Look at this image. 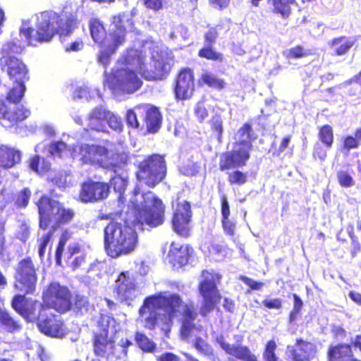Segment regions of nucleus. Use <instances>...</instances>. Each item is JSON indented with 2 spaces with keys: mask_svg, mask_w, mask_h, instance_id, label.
<instances>
[{
  "mask_svg": "<svg viewBox=\"0 0 361 361\" xmlns=\"http://www.w3.org/2000/svg\"><path fill=\"white\" fill-rule=\"evenodd\" d=\"M134 209L133 219L128 214L123 224L111 222L104 228V247L113 258L133 252L138 245L137 234L133 226L146 224L156 227L163 223L164 206L152 192H141L138 186L130 198Z\"/></svg>",
  "mask_w": 361,
  "mask_h": 361,
  "instance_id": "obj_1",
  "label": "nucleus"
},
{
  "mask_svg": "<svg viewBox=\"0 0 361 361\" xmlns=\"http://www.w3.org/2000/svg\"><path fill=\"white\" fill-rule=\"evenodd\" d=\"M151 42L137 44L135 48L128 49L126 54L119 60L123 67L117 68L111 75L104 80V86H108L113 93L125 92L131 94L137 91L142 85V81L137 76L140 73L146 80H161L165 73L170 70V63L164 60L163 56L152 54L154 64L147 61V49L151 48Z\"/></svg>",
  "mask_w": 361,
  "mask_h": 361,
  "instance_id": "obj_2",
  "label": "nucleus"
},
{
  "mask_svg": "<svg viewBox=\"0 0 361 361\" xmlns=\"http://www.w3.org/2000/svg\"><path fill=\"white\" fill-rule=\"evenodd\" d=\"M182 316L181 336L188 338L200 331L194 324L197 316L194 307L183 302L176 294L161 292L147 298L140 309V317L149 329L160 326L166 336L170 331L173 319Z\"/></svg>",
  "mask_w": 361,
  "mask_h": 361,
  "instance_id": "obj_3",
  "label": "nucleus"
},
{
  "mask_svg": "<svg viewBox=\"0 0 361 361\" xmlns=\"http://www.w3.org/2000/svg\"><path fill=\"white\" fill-rule=\"evenodd\" d=\"M74 23L61 18L54 13L44 12L37 16V30L30 27L28 22H23L20 29V39L15 37L4 45V53H20L25 46H35L38 42H49L57 32L67 35L73 29Z\"/></svg>",
  "mask_w": 361,
  "mask_h": 361,
  "instance_id": "obj_4",
  "label": "nucleus"
},
{
  "mask_svg": "<svg viewBox=\"0 0 361 361\" xmlns=\"http://www.w3.org/2000/svg\"><path fill=\"white\" fill-rule=\"evenodd\" d=\"M81 150L82 156L80 157V159L84 161L114 171L116 175L111 180V185L115 191L121 195L128 183V177L123 170L127 156L126 154H115L110 157L107 149L103 146L85 147L82 148Z\"/></svg>",
  "mask_w": 361,
  "mask_h": 361,
  "instance_id": "obj_5",
  "label": "nucleus"
},
{
  "mask_svg": "<svg viewBox=\"0 0 361 361\" xmlns=\"http://www.w3.org/2000/svg\"><path fill=\"white\" fill-rule=\"evenodd\" d=\"M101 333L97 334L94 339V352L97 355L109 357L114 355L120 357L121 355L118 350H121L124 355H126V348L132 343L128 339H122L120 343L116 347L114 345L113 337L121 330L120 324L116 323L115 319L109 315H102L98 322Z\"/></svg>",
  "mask_w": 361,
  "mask_h": 361,
  "instance_id": "obj_6",
  "label": "nucleus"
},
{
  "mask_svg": "<svg viewBox=\"0 0 361 361\" xmlns=\"http://www.w3.org/2000/svg\"><path fill=\"white\" fill-rule=\"evenodd\" d=\"M113 26L109 36L102 44V50L98 58L99 63L106 66L109 62V57L115 53L117 48L125 41V31L126 28H133V22L130 16L127 13H121L114 17Z\"/></svg>",
  "mask_w": 361,
  "mask_h": 361,
  "instance_id": "obj_7",
  "label": "nucleus"
},
{
  "mask_svg": "<svg viewBox=\"0 0 361 361\" xmlns=\"http://www.w3.org/2000/svg\"><path fill=\"white\" fill-rule=\"evenodd\" d=\"M39 214V226L42 229H47L51 225L52 231L61 224L70 221L74 212L70 209H66L59 202L51 200L47 197H42L38 203Z\"/></svg>",
  "mask_w": 361,
  "mask_h": 361,
  "instance_id": "obj_8",
  "label": "nucleus"
},
{
  "mask_svg": "<svg viewBox=\"0 0 361 361\" xmlns=\"http://www.w3.org/2000/svg\"><path fill=\"white\" fill-rule=\"evenodd\" d=\"M166 173L163 157L154 154L140 163L137 178L140 183L154 188L164 178Z\"/></svg>",
  "mask_w": 361,
  "mask_h": 361,
  "instance_id": "obj_9",
  "label": "nucleus"
},
{
  "mask_svg": "<svg viewBox=\"0 0 361 361\" xmlns=\"http://www.w3.org/2000/svg\"><path fill=\"white\" fill-rule=\"evenodd\" d=\"M202 278V281L199 286L200 293L203 298L200 314L205 317L219 300L216 286L221 280V276L214 271H203Z\"/></svg>",
  "mask_w": 361,
  "mask_h": 361,
  "instance_id": "obj_10",
  "label": "nucleus"
},
{
  "mask_svg": "<svg viewBox=\"0 0 361 361\" xmlns=\"http://www.w3.org/2000/svg\"><path fill=\"white\" fill-rule=\"evenodd\" d=\"M43 302L46 307H51L58 312H66L71 308L69 290L59 283H52L43 294Z\"/></svg>",
  "mask_w": 361,
  "mask_h": 361,
  "instance_id": "obj_11",
  "label": "nucleus"
},
{
  "mask_svg": "<svg viewBox=\"0 0 361 361\" xmlns=\"http://www.w3.org/2000/svg\"><path fill=\"white\" fill-rule=\"evenodd\" d=\"M15 287L25 293L34 292L37 283L35 269L30 259L20 262L16 271Z\"/></svg>",
  "mask_w": 361,
  "mask_h": 361,
  "instance_id": "obj_12",
  "label": "nucleus"
},
{
  "mask_svg": "<svg viewBox=\"0 0 361 361\" xmlns=\"http://www.w3.org/2000/svg\"><path fill=\"white\" fill-rule=\"evenodd\" d=\"M115 293L118 300L128 305L139 295V290L130 272L125 271L119 274L115 283Z\"/></svg>",
  "mask_w": 361,
  "mask_h": 361,
  "instance_id": "obj_13",
  "label": "nucleus"
},
{
  "mask_svg": "<svg viewBox=\"0 0 361 361\" xmlns=\"http://www.w3.org/2000/svg\"><path fill=\"white\" fill-rule=\"evenodd\" d=\"M38 327L40 331L52 337H62L65 334L63 324L59 316L44 308L39 313Z\"/></svg>",
  "mask_w": 361,
  "mask_h": 361,
  "instance_id": "obj_14",
  "label": "nucleus"
},
{
  "mask_svg": "<svg viewBox=\"0 0 361 361\" xmlns=\"http://www.w3.org/2000/svg\"><path fill=\"white\" fill-rule=\"evenodd\" d=\"M191 216L190 203L185 200L178 201L172 219L173 230L182 236L188 235Z\"/></svg>",
  "mask_w": 361,
  "mask_h": 361,
  "instance_id": "obj_15",
  "label": "nucleus"
},
{
  "mask_svg": "<svg viewBox=\"0 0 361 361\" xmlns=\"http://www.w3.org/2000/svg\"><path fill=\"white\" fill-rule=\"evenodd\" d=\"M12 306L18 313L29 321L39 320V313L44 308H47L44 304L42 305L37 300L27 299L20 295L14 297Z\"/></svg>",
  "mask_w": 361,
  "mask_h": 361,
  "instance_id": "obj_16",
  "label": "nucleus"
},
{
  "mask_svg": "<svg viewBox=\"0 0 361 361\" xmlns=\"http://www.w3.org/2000/svg\"><path fill=\"white\" fill-rule=\"evenodd\" d=\"M251 148L248 145L241 146L235 145L231 152L221 155L219 168L221 171L244 166L250 157L249 152Z\"/></svg>",
  "mask_w": 361,
  "mask_h": 361,
  "instance_id": "obj_17",
  "label": "nucleus"
},
{
  "mask_svg": "<svg viewBox=\"0 0 361 361\" xmlns=\"http://www.w3.org/2000/svg\"><path fill=\"white\" fill-rule=\"evenodd\" d=\"M109 186L103 182L89 181L81 187L79 198L82 202H94L108 197Z\"/></svg>",
  "mask_w": 361,
  "mask_h": 361,
  "instance_id": "obj_18",
  "label": "nucleus"
},
{
  "mask_svg": "<svg viewBox=\"0 0 361 361\" xmlns=\"http://www.w3.org/2000/svg\"><path fill=\"white\" fill-rule=\"evenodd\" d=\"M3 71H6L10 79L15 83L21 84L27 79V70L25 65L18 59L4 56L0 60Z\"/></svg>",
  "mask_w": 361,
  "mask_h": 361,
  "instance_id": "obj_19",
  "label": "nucleus"
},
{
  "mask_svg": "<svg viewBox=\"0 0 361 361\" xmlns=\"http://www.w3.org/2000/svg\"><path fill=\"white\" fill-rule=\"evenodd\" d=\"M18 111H12V106H8L3 99H0V123L6 128L11 127L30 116V111L18 108Z\"/></svg>",
  "mask_w": 361,
  "mask_h": 361,
  "instance_id": "obj_20",
  "label": "nucleus"
},
{
  "mask_svg": "<svg viewBox=\"0 0 361 361\" xmlns=\"http://www.w3.org/2000/svg\"><path fill=\"white\" fill-rule=\"evenodd\" d=\"M101 147L100 145H78L71 148L66 145L63 142H57L51 144L49 147V152L54 157L61 158H66L71 157L74 159H78L83 164H90V162L84 161L80 159L82 156V148Z\"/></svg>",
  "mask_w": 361,
  "mask_h": 361,
  "instance_id": "obj_21",
  "label": "nucleus"
},
{
  "mask_svg": "<svg viewBox=\"0 0 361 361\" xmlns=\"http://www.w3.org/2000/svg\"><path fill=\"white\" fill-rule=\"evenodd\" d=\"M194 90V77L190 69L181 71L178 76L176 87L175 89L176 96L179 99H186L192 94Z\"/></svg>",
  "mask_w": 361,
  "mask_h": 361,
  "instance_id": "obj_22",
  "label": "nucleus"
},
{
  "mask_svg": "<svg viewBox=\"0 0 361 361\" xmlns=\"http://www.w3.org/2000/svg\"><path fill=\"white\" fill-rule=\"evenodd\" d=\"M216 342L228 354L244 361H257V357L246 346L230 345L225 341L223 336L216 338Z\"/></svg>",
  "mask_w": 361,
  "mask_h": 361,
  "instance_id": "obj_23",
  "label": "nucleus"
},
{
  "mask_svg": "<svg viewBox=\"0 0 361 361\" xmlns=\"http://www.w3.org/2000/svg\"><path fill=\"white\" fill-rule=\"evenodd\" d=\"M317 353L316 345L310 342L298 339L296 348L293 350V361H306L313 358Z\"/></svg>",
  "mask_w": 361,
  "mask_h": 361,
  "instance_id": "obj_24",
  "label": "nucleus"
},
{
  "mask_svg": "<svg viewBox=\"0 0 361 361\" xmlns=\"http://www.w3.org/2000/svg\"><path fill=\"white\" fill-rule=\"evenodd\" d=\"M192 249L188 245H180L176 243H172L169 252L170 262L179 266L185 265L188 262V257L192 254Z\"/></svg>",
  "mask_w": 361,
  "mask_h": 361,
  "instance_id": "obj_25",
  "label": "nucleus"
},
{
  "mask_svg": "<svg viewBox=\"0 0 361 361\" xmlns=\"http://www.w3.org/2000/svg\"><path fill=\"white\" fill-rule=\"evenodd\" d=\"M21 159L20 151L0 143V167L11 168Z\"/></svg>",
  "mask_w": 361,
  "mask_h": 361,
  "instance_id": "obj_26",
  "label": "nucleus"
},
{
  "mask_svg": "<svg viewBox=\"0 0 361 361\" xmlns=\"http://www.w3.org/2000/svg\"><path fill=\"white\" fill-rule=\"evenodd\" d=\"M24 82H21V84L16 83V86H14L7 94L6 101L5 102L8 106H12L13 112L18 111V109L19 107L25 109L23 106L18 104L25 90Z\"/></svg>",
  "mask_w": 361,
  "mask_h": 361,
  "instance_id": "obj_27",
  "label": "nucleus"
},
{
  "mask_svg": "<svg viewBox=\"0 0 361 361\" xmlns=\"http://www.w3.org/2000/svg\"><path fill=\"white\" fill-rule=\"evenodd\" d=\"M146 126L147 130L150 133L158 131L161 123V116L157 108L151 106H146Z\"/></svg>",
  "mask_w": 361,
  "mask_h": 361,
  "instance_id": "obj_28",
  "label": "nucleus"
},
{
  "mask_svg": "<svg viewBox=\"0 0 361 361\" xmlns=\"http://www.w3.org/2000/svg\"><path fill=\"white\" fill-rule=\"evenodd\" d=\"M271 11L279 15L283 18H287L291 13L290 5L293 4L288 0H268Z\"/></svg>",
  "mask_w": 361,
  "mask_h": 361,
  "instance_id": "obj_29",
  "label": "nucleus"
},
{
  "mask_svg": "<svg viewBox=\"0 0 361 361\" xmlns=\"http://www.w3.org/2000/svg\"><path fill=\"white\" fill-rule=\"evenodd\" d=\"M355 40L353 38L339 37L334 39L330 43L334 51L338 56H341L347 53L353 46Z\"/></svg>",
  "mask_w": 361,
  "mask_h": 361,
  "instance_id": "obj_30",
  "label": "nucleus"
},
{
  "mask_svg": "<svg viewBox=\"0 0 361 361\" xmlns=\"http://www.w3.org/2000/svg\"><path fill=\"white\" fill-rule=\"evenodd\" d=\"M90 30L93 40L100 45L104 44L109 35L106 36L103 24L98 19H92L90 21Z\"/></svg>",
  "mask_w": 361,
  "mask_h": 361,
  "instance_id": "obj_31",
  "label": "nucleus"
},
{
  "mask_svg": "<svg viewBox=\"0 0 361 361\" xmlns=\"http://www.w3.org/2000/svg\"><path fill=\"white\" fill-rule=\"evenodd\" d=\"M252 128L250 125L244 124L236 133L235 135V143L241 146L248 145V148L252 147L250 133Z\"/></svg>",
  "mask_w": 361,
  "mask_h": 361,
  "instance_id": "obj_32",
  "label": "nucleus"
},
{
  "mask_svg": "<svg viewBox=\"0 0 361 361\" xmlns=\"http://www.w3.org/2000/svg\"><path fill=\"white\" fill-rule=\"evenodd\" d=\"M350 347L348 345H341L332 348L329 353V356L331 361H338L339 359H343L344 361L348 358V355L350 353Z\"/></svg>",
  "mask_w": 361,
  "mask_h": 361,
  "instance_id": "obj_33",
  "label": "nucleus"
},
{
  "mask_svg": "<svg viewBox=\"0 0 361 361\" xmlns=\"http://www.w3.org/2000/svg\"><path fill=\"white\" fill-rule=\"evenodd\" d=\"M202 80L209 85V87L223 89L225 85V82L223 80L216 78L214 75L209 73H205L202 75Z\"/></svg>",
  "mask_w": 361,
  "mask_h": 361,
  "instance_id": "obj_34",
  "label": "nucleus"
},
{
  "mask_svg": "<svg viewBox=\"0 0 361 361\" xmlns=\"http://www.w3.org/2000/svg\"><path fill=\"white\" fill-rule=\"evenodd\" d=\"M276 343L274 340L269 341L263 353V359L264 361H279V357L276 355Z\"/></svg>",
  "mask_w": 361,
  "mask_h": 361,
  "instance_id": "obj_35",
  "label": "nucleus"
},
{
  "mask_svg": "<svg viewBox=\"0 0 361 361\" xmlns=\"http://www.w3.org/2000/svg\"><path fill=\"white\" fill-rule=\"evenodd\" d=\"M0 322L8 329L9 331H14L19 328L18 322H15L7 312L3 311L0 308Z\"/></svg>",
  "mask_w": 361,
  "mask_h": 361,
  "instance_id": "obj_36",
  "label": "nucleus"
},
{
  "mask_svg": "<svg viewBox=\"0 0 361 361\" xmlns=\"http://www.w3.org/2000/svg\"><path fill=\"white\" fill-rule=\"evenodd\" d=\"M135 340L137 345L144 351L151 352L155 348V344L142 334L137 333Z\"/></svg>",
  "mask_w": 361,
  "mask_h": 361,
  "instance_id": "obj_37",
  "label": "nucleus"
},
{
  "mask_svg": "<svg viewBox=\"0 0 361 361\" xmlns=\"http://www.w3.org/2000/svg\"><path fill=\"white\" fill-rule=\"evenodd\" d=\"M97 111H92L89 116V126L92 130L103 131L104 130L105 121L102 120V117H97Z\"/></svg>",
  "mask_w": 361,
  "mask_h": 361,
  "instance_id": "obj_38",
  "label": "nucleus"
},
{
  "mask_svg": "<svg viewBox=\"0 0 361 361\" xmlns=\"http://www.w3.org/2000/svg\"><path fill=\"white\" fill-rule=\"evenodd\" d=\"M31 196V191L25 188L16 195L15 205L17 207H26L29 203L30 197Z\"/></svg>",
  "mask_w": 361,
  "mask_h": 361,
  "instance_id": "obj_39",
  "label": "nucleus"
},
{
  "mask_svg": "<svg viewBox=\"0 0 361 361\" xmlns=\"http://www.w3.org/2000/svg\"><path fill=\"white\" fill-rule=\"evenodd\" d=\"M320 140L328 147L333 142V131L329 126H323L319 131Z\"/></svg>",
  "mask_w": 361,
  "mask_h": 361,
  "instance_id": "obj_40",
  "label": "nucleus"
},
{
  "mask_svg": "<svg viewBox=\"0 0 361 361\" xmlns=\"http://www.w3.org/2000/svg\"><path fill=\"white\" fill-rule=\"evenodd\" d=\"M54 231H49L48 233H43L39 240L38 254L40 258L44 255L46 248L52 236Z\"/></svg>",
  "mask_w": 361,
  "mask_h": 361,
  "instance_id": "obj_41",
  "label": "nucleus"
},
{
  "mask_svg": "<svg viewBox=\"0 0 361 361\" xmlns=\"http://www.w3.org/2000/svg\"><path fill=\"white\" fill-rule=\"evenodd\" d=\"M337 178L340 185L344 188H350L355 184L352 176L344 171L337 172Z\"/></svg>",
  "mask_w": 361,
  "mask_h": 361,
  "instance_id": "obj_42",
  "label": "nucleus"
},
{
  "mask_svg": "<svg viewBox=\"0 0 361 361\" xmlns=\"http://www.w3.org/2000/svg\"><path fill=\"white\" fill-rule=\"evenodd\" d=\"M106 121L111 129L116 131H121L122 130L123 123L121 119L113 113L109 111Z\"/></svg>",
  "mask_w": 361,
  "mask_h": 361,
  "instance_id": "obj_43",
  "label": "nucleus"
},
{
  "mask_svg": "<svg viewBox=\"0 0 361 361\" xmlns=\"http://www.w3.org/2000/svg\"><path fill=\"white\" fill-rule=\"evenodd\" d=\"M228 181L231 184H244L247 181V175L239 171H233L229 174Z\"/></svg>",
  "mask_w": 361,
  "mask_h": 361,
  "instance_id": "obj_44",
  "label": "nucleus"
},
{
  "mask_svg": "<svg viewBox=\"0 0 361 361\" xmlns=\"http://www.w3.org/2000/svg\"><path fill=\"white\" fill-rule=\"evenodd\" d=\"M212 128L216 132L217 138L219 142H221L222 133H223V122L222 119L219 116H215L212 118Z\"/></svg>",
  "mask_w": 361,
  "mask_h": 361,
  "instance_id": "obj_45",
  "label": "nucleus"
},
{
  "mask_svg": "<svg viewBox=\"0 0 361 361\" xmlns=\"http://www.w3.org/2000/svg\"><path fill=\"white\" fill-rule=\"evenodd\" d=\"M307 54L303 50L302 47L297 46L291 48L285 52L287 59H299L307 56Z\"/></svg>",
  "mask_w": 361,
  "mask_h": 361,
  "instance_id": "obj_46",
  "label": "nucleus"
},
{
  "mask_svg": "<svg viewBox=\"0 0 361 361\" xmlns=\"http://www.w3.org/2000/svg\"><path fill=\"white\" fill-rule=\"evenodd\" d=\"M69 238L68 232H64L60 238L59 243L56 252V259L58 264H61V258L63 250L64 245Z\"/></svg>",
  "mask_w": 361,
  "mask_h": 361,
  "instance_id": "obj_47",
  "label": "nucleus"
},
{
  "mask_svg": "<svg viewBox=\"0 0 361 361\" xmlns=\"http://www.w3.org/2000/svg\"><path fill=\"white\" fill-rule=\"evenodd\" d=\"M262 303L268 309L279 310L282 307V300L280 298H266Z\"/></svg>",
  "mask_w": 361,
  "mask_h": 361,
  "instance_id": "obj_48",
  "label": "nucleus"
},
{
  "mask_svg": "<svg viewBox=\"0 0 361 361\" xmlns=\"http://www.w3.org/2000/svg\"><path fill=\"white\" fill-rule=\"evenodd\" d=\"M199 56L200 57L206 58L212 60H221V55L210 48H204L200 51Z\"/></svg>",
  "mask_w": 361,
  "mask_h": 361,
  "instance_id": "obj_49",
  "label": "nucleus"
},
{
  "mask_svg": "<svg viewBox=\"0 0 361 361\" xmlns=\"http://www.w3.org/2000/svg\"><path fill=\"white\" fill-rule=\"evenodd\" d=\"M195 112L196 116L200 121H202L208 116V111L203 102L197 103Z\"/></svg>",
  "mask_w": 361,
  "mask_h": 361,
  "instance_id": "obj_50",
  "label": "nucleus"
},
{
  "mask_svg": "<svg viewBox=\"0 0 361 361\" xmlns=\"http://www.w3.org/2000/svg\"><path fill=\"white\" fill-rule=\"evenodd\" d=\"M195 348L197 350H198L200 352L205 354V355H212V348L208 345L201 338H197L195 343Z\"/></svg>",
  "mask_w": 361,
  "mask_h": 361,
  "instance_id": "obj_51",
  "label": "nucleus"
},
{
  "mask_svg": "<svg viewBox=\"0 0 361 361\" xmlns=\"http://www.w3.org/2000/svg\"><path fill=\"white\" fill-rule=\"evenodd\" d=\"M145 6L153 11H159L162 8L164 0H143Z\"/></svg>",
  "mask_w": 361,
  "mask_h": 361,
  "instance_id": "obj_52",
  "label": "nucleus"
},
{
  "mask_svg": "<svg viewBox=\"0 0 361 361\" xmlns=\"http://www.w3.org/2000/svg\"><path fill=\"white\" fill-rule=\"evenodd\" d=\"M126 121L129 126L136 128L138 127L137 116L133 110H128L126 114Z\"/></svg>",
  "mask_w": 361,
  "mask_h": 361,
  "instance_id": "obj_53",
  "label": "nucleus"
},
{
  "mask_svg": "<svg viewBox=\"0 0 361 361\" xmlns=\"http://www.w3.org/2000/svg\"><path fill=\"white\" fill-rule=\"evenodd\" d=\"M222 224L224 231L230 235H233L235 228V224L228 219H222Z\"/></svg>",
  "mask_w": 361,
  "mask_h": 361,
  "instance_id": "obj_54",
  "label": "nucleus"
},
{
  "mask_svg": "<svg viewBox=\"0 0 361 361\" xmlns=\"http://www.w3.org/2000/svg\"><path fill=\"white\" fill-rule=\"evenodd\" d=\"M240 279L248 286L250 287L252 290H260L262 286L263 283L257 282L251 279H249L246 276H241Z\"/></svg>",
  "mask_w": 361,
  "mask_h": 361,
  "instance_id": "obj_55",
  "label": "nucleus"
},
{
  "mask_svg": "<svg viewBox=\"0 0 361 361\" xmlns=\"http://www.w3.org/2000/svg\"><path fill=\"white\" fill-rule=\"evenodd\" d=\"M73 97L74 98L85 99L88 100L90 97L88 88L87 87H80L78 90H75Z\"/></svg>",
  "mask_w": 361,
  "mask_h": 361,
  "instance_id": "obj_56",
  "label": "nucleus"
},
{
  "mask_svg": "<svg viewBox=\"0 0 361 361\" xmlns=\"http://www.w3.org/2000/svg\"><path fill=\"white\" fill-rule=\"evenodd\" d=\"M221 214L223 216V219H228V216L230 215L228 202L227 201V198L225 196H224L221 198Z\"/></svg>",
  "mask_w": 361,
  "mask_h": 361,
  "instance_id": "obj_57",
  "label": "nucleus"
},
{
  "mask_svg": "<svg viewBox=\"0 0 361 361\" xmlns=\"http://www.w3.org/2000/svg\"><path fill=\"white\" fill-rule=\"evenodd\" d=\"M40 158L39 156H35L30 160V168L37 173H39Z\"/></svg>",
  "mask_w": 361,
  "mask_h": 361,
  "instance_id": "obj_58",
  "label": "nucleus"
},
{
  "mask_svg": "<svg viewBox=\"0 0 361 361\" xmlns=\"http://www.w3.org/2000/svg\"><path fill=\"white\" fill-rule=\"evenodd\" d=\"M357 147V140L351 136L345 138L344 141V147L350 149L352 148H356Z\"/></svg>",
  "mask_w": 361,
  "mask_h": 361,
  "instance_id": "obj_59",
  "label": "nucleus"
},
{
  "mask_svg": "<svg viewBox=\"0 0 361 361\" xmlns=\"http://www.w3.org/2000/svg\"><path fill=\"white\" fill-rule=\"evenodd\" d=\"M159 361H179L178 357L173 353H166L162 354L158 358Z\"/></svg>",
  "mask_w": 361,
  "mask_h": 361,
  "instance_id": "obj_60",
  "label": "nucleus"
},
{
  "mask_svg": "<svg viewBox=\"0 0 361 361\" xmlns=\"http://www.w3.org/2000/svg\"><path fill=\"white\" fill-rule=\"evenodd\" d=\"M82 47H83L82 42L78 40V41H75V42L71 43L70 47H67L66 48V51H76L80 50L82 48Z\"/></svg>",
  "mask_w": 361,
  "mask_h": 361,
  "instance_id": "obj_61",
  "label": "nucleus"
},
{
  "mask_svg": "<svg viewBox=\"0 0 361 361\" xmlns=\"http://www.w3.org/2000/svg\"><path fill=\"white\" fill-rule=\"evenodd\" d=\"M230 0H209L210 4L214 8H222L227 6Z\"/></svg>",
  "mask_w": 361,
  "mask_h": 361,
  "instance_id": "obj_62",
  "label": "nucleus"
},
{
  "mask_svg": "<svg viewBox=\"0 0 361 361\" xmlns=\"http://www.w3.org/2000/svg\"><path fill=\"white\" fill-rule=\"evenodd\" d=\"M332 331L336 337L343 338L345 335V331L340 326H333Z\"/></svg>",
  "mask_w": 361,
  "mask_h": 361,
  "instance_id": "obj_63",
  "label": "nucleus"
},
{
  "mask_svg": "<svg viewBox=\"0 0 361 361\" xmlns=\"http://www.w3.org/2000/svg\"><path fill=\"white\" fill-rule=\"evenodd\" d=\"M293 298H294V305H293V310L300 312L303 305V302H302V300L300 298V297L296 294H293Z\"/></svg>",
  "mask_w": 361,
  "mask_h": 361,
  "instance_id": "obj_64",
  "label": "nucleus"
}]
</instances>
